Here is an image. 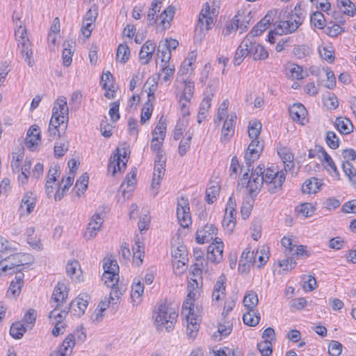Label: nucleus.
I'll return each instance as SVG.
<instances>
[{
  "label": "nucleus",
  "instance_id": "41",
  "mask_svg": "<svg viewBox=\"0 0 356 356\" xmlns=\"http://www.w3.org/2000/svg\"><path fill=\"white\" fill-rule=\"evenodd\" d=\"M311 24L319 29H324L326 26V20L323 14L316 11L313 13L310 18Z\"/></svg>",
  "mask_w": 356,
  "mask_h": 356
},
{
  "label": "nucleus",
  "instance_id": "19",
  "mask_svg": "<svg viewBox=\"0 0 356 356\" xmlns=\"http://www.w3.org/2000/svg\"><path fill=\"white\" fill-rule=\"evenodd\" d=\"M250 42L251 44L248 45V51H250L249 55L252 56L254 60H264L268 57V52L264 46L257 44L253 38H250Z\"/></svg>",
  "mask_w": 356,
  "mask_h": 356
},
{
  "label": "nucleus",
  "instance_id": "20",
  "mask_svg": "<svg viewBox=\"0 0 356 356\" xmlns=\"http://www.w3.org/2000/svg\"><path fill=\"white\" fill-rule=\"evenodd\" d=\"M155 49L156 44L152 40H147L143 44L139 53V59L143 65L148 64L151 60Z\"/></svg>",
  "mask_w": 356,
  "mask_h": 356
},
{
  "label": "nucleus",
  "instance_id": "42",
  "mask_svg": "<svg viewBox=\"0 0 356 356\" xmlns=\"http://www.w3.org/2000/svg\"><path fill=\"white\" fill-rule=\"evenodd\" d=\"M342 168L345 175L348 177L350 181L356 184V170L353 168L350 161H345L342 163Z\"/></svg>",
  "mask_w": 356,
  "mask_h": 356
},
{
  "label": "nucleus",
  "instance_id": "10",
  "mask_svg": "<svg viewBox=\"0 0 356 356\" xmlns=\"http://www.w3.org/2000/svg\"><path fill=\"white\" fill-rule=\"evenodd\" d=\"M211 15L210 6L209 3L207 2L204 4L200 11L196 30L200 29L202 31L204 25H205L207 30H210L213 27L214 20Z\"/></svg>",
  "mask_w": 356,
  "mask_h": 356
},
{
  "label": "nucleus",
  "instance_id": "27",
  "mask_svg": "<svg viewBox=\"0 0 356 356\" xmlns=\"http://www.w3.org/2000/svg\"><path fill=\"white\" fill-rule=\"evenodd\" d=\"M144 286L139 280L134 279L131 286V298L134 305H138L141 301V296L143 294Z\"/></svg>",
  "mask_w": 356,
  "mask_h": 356
},
{
  "label": "nucleus",
  "instance_id": "9",
  "mask_svg": "<svg viewBox=\"0 0 356 356\" xmlns=\"http://www.w3.org/2000/svg\"><path fill=\"white\" fill-rule=\"evenodd\" d=\"M262 151L263 145L257 139H252L244 156L248 172L250 171L252 163L259 158Z\"/></svg>",
  "mask_w": 356,
  "mask_h": 356
},
{
  "label": "nucleus",
  "instance_id": "5",
  "mask_svg": "<svg viewBox=\"0 0 356 356\" xmlns=\"http://www.w3.org/2000/svg\"><path fill=\"white\" fill-rule=\"evenodd\" d=\"M24 257H25L24 254L17 253L1 259L0 261V268L1 270L3 272H7L13 270V272L10 273H15L16 275L22 273L21 272L22 268H19L29 264L28 262H24L25 259Z\"/></svg>",
  "mask_w": 356,
  "mask_h": 356
},
{
  "label": "nucleus",
  "instance_id": "34",
  "mask_svg": "<svg viewBox=\"0 0 356 356\" xmlns=\"http://www.w3.org/2000/svg\"><path fill=\"white\" fill-rule=\"evenodd\" d=\"M136 170H132L129 174L127 175L124 181L120 186V188L123 189V193L125 191L129 192L133 191L134 185L136 182Z\"/></svg>",
  "mask_w": 356,
  "mask_h": 356
},
{
  "label": "nucleus",
  "instance_id": "22",
  "mask_svg": "<svg viewBox=\"0 0 356 356\" xmlns=\"http://www.w3.org/2000/svg\"><path fill=\"white\" fill-rule=\"evenodd\" d=\"M18 47L20 48V53L28 65L33 67L34 65V60L33 59V52L30 40H26V42L18 43Z\"/></svg>",
  "mask_w": 356,
  "mask_h": 356
},
{
  "label": "nucleus",
  "instance_id": "25",
  "mask_svg": "<svg viewBox=\"0 0 356 356\" xmlns=\"http://www.w3.org/2000/svg\"><path fill=\"white\" fill-rule=\"evenodd\" d=\"M66 273L74 281H79L81 275L80 264L77 260H70L66 265Z\"/></svg>",
  "mask_w": 356,
  "mask_h": 356
},
{
  "label": "nucleus",
  "instance_id": "12",
  "mask_svg": "<svg viewBox=\"0 0 356 356\" xmlns=\"http://www.w3.org/2000/svg\"><path fill=\"white\" fill-rule=\"evenodd\" d=\"M223 243L220 238H216L208 247L207 259L213 263H218L222 258Z\"/></svg>",
  "mask_w": 356,
  "mask_h": 356
},
{
  "label": "nucleus",
  "instance_id": "61",
  "mask_svg": "<svg viewBox=\"0 0 356 356\" xmlns=\"http://www.w3.org/2000/svg\"><path fill=\"white\" fill-rule=\"evenodd\" d=\"M120 103L118 101L113 102L111 104L109 115L113 122H117L120 118L119 113Z\"/></svg>",
  "mask_w": 356,
  "mask_h": 356
},
{
  "label": "nucleus",
  "instance_id": "64",
  "mask_svg": "<svg viewBox=\"0 0 356 356\" xmlns=\"http://www.w3.org/2000/svg\"><path fill=\"white\" fill-rule=\"evenodd\" d=\"M341 211L346 213H355L356 214V200H353L346 202L342 208Z\"/></svg>",
  "mask_w": 356,
  "mask_h": 356
},
{
  "label": "nucleus",
  "instance_id": "50",
  "mask_svg": "<svg viewBox=\"0 0 356 356\" xmlns=\"http://www.w3.org/2000/svg\"><path fill=\"white\" fill-rule=\"evenodd\" d=\"M261 129V124L259 122H250L248 125V136L250 138L257 139Z\"/></svg>",
  "mask_w": 356,
  "mask_h": 356
},
{
  "label": "nucleus",
  "instance_id": "45",
  "mask_svg": "<svg viewBox=\"0 0 356 356\" xmlns=\"http://www.w3.org/2000/svg\"><path fill=\"white\" fill-rule=\"evenodd\" d=\"M211 107V102H208V99H204L200 104L198 115H197V122L201 123L205 120L207 114Z\"/></svg>",
  "mask_w": 356,
  "mask_h": 356
},
{
  "label": "nucleus",
  "instance_id": "63",
  "mask_svg": "<svg viewBox=\"0 0 356 356\" xmlns=\"http://www.w3.org/2000/svg\"><path fill=\"white\" fill-rule=\"evenodd\" d=\"M319 54L321 56L325 59V60L332 63L334 61V51L331 49L330 47H323L322 49L319 50Z\"/></svg>",
  "mask_w": 356,
  "mask_h": 356
},
{
  "label": "nucleus",
  "instance_id": "33",
  "mask_svg": "<svg viewBox=\"0 0 356 356\" xmlns=\"http://www.w3.org/2000/svg\"><path fill=\"white\" fill-rule=\"evenodd\" d=\"M187 321V335L189 338L194 339L197 334L199 330L198 321H200V318L198 316H195V317L186 318Z\"/></svg>",
  "mask_w": 356,
  "mask_h": 356
},
{
  "label": "nucleus",
  "instance_id": "58",
  "mask_svg": "<svg viewBox=\"0 0 356 356\" xmlns=\"http://www.w3.org/2000/svg\"><path fill=\"white\" fill-rule=\"evenodd\" d=\"M15 35L18 43L26 42V40H29L27 36L26 29L22 24L16 26L15 30Z\"/></svg>",
  "mask_w": 356,
  "mask_h": 356
},
{
  "label": "nucleus",
  "instance_id": "62",
  "mask_svg": "<svg viewBox=\"0 0 356 356\" xmlns=\"http://www.w3.org/2000/svg\"><path fill=\"white\" fill-rule=\"evenodd\" d=\"M191 138V136H189L185 139L181 140L178 148V152L181 156L185 155L189 149Z\"/></svg>",
  "mask_w": 356,
  "mask_h": 356
},
{
  "label": "nucleus",
  "instance_id": "53",
  "mask_svg": "<svg viewBox=\"0 0 356 356\" xmlns=\"http://www.w3.org/2000/svg\"><path fill=\"white\" fill-rule=\"evenodd\" d=\"M256 254H258V252ZM256 255L254 251H252L250 248H247L241 254V262L244 261L252 265L256 261Z\"/></svg>",
  "mask_w": 356,
  "mask_h": 356
},
{
  "label": "nucleus",
  "instance_id": "7",
  "mask_svg": "<svg viewBox=\"0 0 356 356\" xmlns=\"http://www.w3.org/2000/svg\"><path fill=\"white\" fill-rule=\"evenodd\" d=\"M127 161L126 151L122 154L120 153V149H116L115 152H113L110 158L108 165V171L111 172L113 176H114L118 171L120 172H123L126 169Z\"/></svg>",
  "mask_w": 356,
  "mask_h": 356
},
{
  "label": "nucleus",
  "instance_id": "26",
  "mask_svg": "<svg viewBox=\"0 0 356 356\" xmlns=\"http://www.w3.org/2000/svg\"><path fill=\"white\" fill-rule=\"evenodd\" d=\"M302 67L295 63H289L286 66V75L293 80H300L304 78Z\"/></svg>",
  "mask_w": 356,
  "mask_h": 356
},
{
  "label": "nucleus",
  "instance_id": "4",
  "mask_svg": "<svg viewBox=\"0 0 356 356\" xmlns=\"http://www.w3.org/2000/svg\"><path fill=\"white\" fill-rule=\"evenodd\" d=\"M177 317L176 309L168 307L165 302L160 304L154 315L157 330L162 331L165 327L167 332L173 329Z\"/></svg>",
  "mask_w": 356,
  "mask_h": 356
},
{
  "label": "nucleus",
  "instance_id": "35",
  "mask_svg": "<svg viewBox=\"0 0 356 356\" xmlns=\"http://www.w3.org/2000/svg\"><path fill=\"white\" fill-rule=\"evenodd\" d=\"M35 197L33 196V193L28 192L23 196L20 207L23 209L24 207H26L27 213H31L35 208Z\"/></svg>",
  "mask_w": 356,
  "mask_h": 356
},
{
  "label": "nucleus",
  "instance_id": "38",
  "mask_svg": "<svg viewBox=\"0 0 356 356\" xmlns=\"http://www.w3.org/2000/svg\"><path fill=\"white\" fill-rule=\"evenodd\" d=\"M244 306L248 310L254 309L258 305L259 300L257 294L254 291H250L243 298Z\"/></svg>",
  "mask_w": 356,
  "mask_h": 356
},
{
  "label": "nucleus",
  "instance_id": "60",
  "mask_svg": "<svg viewBox=\"0 0 356 356\" xmlns=\"http://www.w3.org/2000/svg\"><path fill=\"white\" fill-rule=\"evenodd\" d=\"M326 142L332 149H337L339 147V139L334 131H327L326 134Z\"/></svg>",
  "mask_w": 356,
  "mask_h": 356
},
{
  "label": "nucleus",
  "instance_id": "29",
  "mask_svg": "<svg viewBox=\"0 0 356 356\" xmlns=\"http://www.w3.org/2000/svg\"><path fill=\"white\" fill-rule=\"evenodd\" d=\"M335 126L337 130L343 134H348L353 130L352 122L346 118H337L335 121Z\"/></svg>",
  "mask_w": 356,
  "mask_h": 356
},
{
  "label": "nucleus",
  "instance_id": "59",
  "mask_svg": "<svg viewBox=\"0 0 356 356\" xmlns=\"http://www.w3.org/2000/svg\"><path fill=\"white\" fill-rule=\"evenodd\" d=\"M314 210V207L310 203H303L296 207V211L299 213L302 214L305 217L312 216Z\"/></svg>",
  "mask_w": 356,
  "mask_h": 356
},
{
  "label": "nucleus",
  "instance_id": "56",
  "mask_svg": "<svg viewBox=\"0 0 356 356\" xmlns=\"http://www.w3.org/2000/svg\"><path fill=\"white\" fill-rule=\"evenodd\" d=\"M157 55L161 58V61L165 63V65L169 62L171 58V51L168 49L167 46H162L159 44L157 49Z\"/></svg>",
  "mask_w": 356,
  "mask_h": 356
},
{
  "label": "nucleus",
  "instance_id": "31",
  "mask_svg": "<svg viewBox=\"0 0 356 356\" xmlns=\"http://www.w3.org/2000/svg\"><path fill=\"white\" fill-rule=\"evenodd\" d=\"M220 186L217 182H211L209 187L206 190L205 200L208 204H213L219 195Z\"/></svg>",
  "mask_w": 356,
  "mask_h": 356
},
{
  "label": "nucleus",
  "instance_id": "2",
  "mask_svg": "<svg viewBox=\"0 0 356 356\" xmlns=\"http://www.w3.org/2000/svg\"><path fill=\"white\" fill-rule=\"evenodd\" d=\"M163 140H162L159 136H153V138L151 141V149L152 151L156 153L154 161L153 177L151 184L152 190L154 191L156 189L153 194L154 196H156L158 193V189L160 186L161 181L165 171V165L166 157L165 152L161 149Z\"/></svg>",
  "mask_w": 356,
  "mask_h": 356
},
{
  "label": "nucleus",
  "instance_id": "54",
  "mask_svg": "<svg viewBox=\"0 0 356 356\" xmlns=\"http://www.w3.org/2000/svg\"><path fill=\"white\" fill-rule=\"evenodd\" d=\"M268 26V24H266V22H263V21L261 20L252 28V31L247 36H250V38L257 37L265 31Z\"/></svg>",
  "mask_w": 356,
  "mask_h": 356
},
{
  "label": "nucleus",
  "instance_id": "57",
  "mask_svg": "<svg viewBox=\"0 0 356 356\" xmlns=\"http://www.w3.org/2000/svg\"><path fill=\"white\" fill-rule=\"evenodd\" d=\"M343 345L337 341L332 340L328 347L329 354L332 356H339L341 354Z\"/></svg>",
  "mask_w": 356,
  "mask_h": 356
},
{
  "label": "nucleus",
  "instance_id": "13",
  "mask_svg": "<svg viewBox=\"0 0 356 356\" xmlns=\"http://www.w3.org/2000/svg\"><path fill=\"white\" fill-rule=\"evenodd\" d=\"M39 127L32 125L28 130L25 139V145L31 151L35 150L40 143Z\"/></svg>",
  "mask_w": 356,
  "mask_h": 356
},
{
  "label": "nucleus",
  "instance_id": "21",
  "mask_svg": "<svg viewBox=\"0 0 356 356\" xmlns=\"http://www.w3.org/2000/svg\"><path fill=\"white\" fill-rule=\"evenodd\" d=\"M289 113L293 121L301 124H305L307 111L305 107L300 103L294 104L289 108Z\"/></svg>",
  "mask_w": 356,
  "mask_h": 356
},
{
  "label": "nucleus",
  "instance_id": "43",
  "mask_svg": "<svg viewBox=\"0 0 356 356\" xmlns=\"http://www.w3.org/2000/svg\"><path fill=\"white\" fill-rule=\"evenodd\" d=\"M337 5L340 8H344L343 10L344 14L349 16H353L355 15L356 7L350 0H337Z\"/></svg>",
  "mask_w": 356,
  "mask_h": 356
},
{
  "label": "nucleus",
  "instance_id": "40",
  "mask_svg": "<svg viewBox=\"0 0 356 356\" xmlns=\"http://www.w3.org/2000/svg\"><path fill=\"white\" fill-rule=\"evenodd\" d=\"M102 280L104 282V284L107 286V287L118 285L119 282L118 273H114L113 271L108 272V270H104L102 275Z\"/></svg>",
  "mask_w": 356,
  "mask_h": 356
},
{
  "label": "nucleus",
  "instance_id": "11",
  "mask_svg": "<svg viewBox=\"0 0 356 356\" xmlns=\"http://www.w3.org/2000/svg\"><path fill=\"white\" fill-rule=\"evenodd\" d=\"M218 229L213 225H206L197 232L196 241L198 243H208L212 240L216 241Z\"/></svg>",
  "mask_w": 356,
  "mask_h": 356
},
{
  "label": "nucleus",
  "instance_id": "8",
  "mask_svg": "<svg viewBox=\"0 0 356 356\" xmlns=\"http://www.w3.org/2000/svg\"><path fill=\"white\" fill-rule=\"evenodd\" d=\"M177 219L182 227H188L191 223L190 208L188 200L184 197L177 200Z\"/></svg>",
  "mask_w": 356,
  "mask_h": 356
},
{
  "label": "nucleus",
  "instance_id": "44",
  "mask_svg": "<svg viewBox=\"0 0 356 356\" xmlns=\"http://www.w3.org/2000/svg\"><path fill=\"white\" fill-rule=\"evenodd\" d=\"M181 314L182 316L186 318L195 317L197 316L194 312V303L191 300H185L182 305V309Z\"/></svg>",
  "mask_w": 356,
  "mask_h": 356
},
{
  "label": "nucleus",
  "instance_id": "51",
  "mask_svg": "<svg viewBox=\"0 0 356 356\" xmlns=\"http://www.w3.org/2000/svg\"><path fill=\"white\" fill-rule=\"evenodd\" d=\"M89 177L86 174L82 175L76 181L75 188L77 189L76 193L79 196L83 193L88 188Z\"/></svg>",
  "mask_w": 356,
  "mask_h": 356
},
{
  "label": "nucleus",
  "instance_id": "52",
  "mask_svg": "<svg viewBox=\"0 0 356 356\" xmlns=\"http://www.w3.org/2000/svg\"><path fill=\"white\" fill-rule=\"evenodd\" d=\"M259 351L263 356H270L272 354V343L270 340L265 339L257 344Z\"/></svg>",
  "mask_w": 356,
  "mask_h": 356
},
{
  "label": "nucleus",
  "instance_id": "3",
  "mask_svg": "<svg viewBox=\"0 0 356 356\" xmlns=\"http://www.w3.org/2000/svg\"><path fill=\"white\" fill-rule=\"evenodd\" d=\"M303 13L300 10L295 8L291 11L286 20L280 21L279 24L270 31L268 35V40L271 44L275 42V35H282L295 32L298 28L302 24L304 19Z\"/></svg>",
  "mask_w": 356,
  "mask_h": 356
},
{
  "label": "nucleus",
  "instance_id": "30",
  "mask_svg": "<svg viewBox=\"0 0 356 356\" xmlns=\"http://www.w3.org/2000/svg\"><path fill=\"white\" fill-rule=\"evenodd\" d=\"M278 154L284 164V171L286 173L288 170H291L294 167L293 154L286 149H281Z\"/></svg>",
  "mask_w": 356,
  "mask_h": 356
},
{
  "label": "nucleus",
  "instance_id": "24",
  "mask_svg": "<svg viewBox=\"0 0 356 356\" xmlns=\"http://www.w3.org/2000/svg\"><path fill=\"white\" fill-rule=\"evenodd\" d=\"M111 291L110 292L109 299L111 302V307L113 310H116L119 300L125 291V288L122 284L114 285L111 286Z\"/></svg>",
  "mask_w": 356,
  "mask_h": 356
},
{
  "label": "nucleus",
  "instance_id": "1",
  "mask_svg": "<svg viewBox=\"0 0 356 356\" xmlns=\"http://www.w3.org/2000/svg\"><path fill=\"white\" fill-rule=\"evenodd\" d=\"M250 171L252 172L248 186L251 195L260 191L264 184L267 186L270 193H276L282 189L286 179L284 170L277 171L276 168L273 166L265 169L264 165L260 164L254 170L252 166Z\"/></svg>",
  "mask_w": 356,
  "mask_h": 356
},
{
  "label": "nucleus",
  "instance_id": "55",
  "mask_svg": "<svg viewBox=\"0 0 356 356\" xmlns=\"http://www.w3.org/2000/svg\"><path fill=\"white\" fill-rule=\"evenodd\" d=\"M286 258L282 260H280L278 264L279 266L282 268L284 271H289L294 268L296 265V261L291 256H286Z\"/></svg>",
  "mask_w": 356,
  "mask_h": 356
},
{
  "label": "nucleus",
  "instance_id": "46",
  "mask_svg": "<svg viewBox=\"0 0 356 356\" xmlns=\"http://www.w3.org/2000/svg\"><path fill=\"white\" fill-rule=\"evenodd\" d=\"M37 312L33 309H29L24 316V325L29 330L35 323Z\"/></svg>",
  "mask_w": 356,
  "mask_h": 356
},
{
  "label": "nucleus",
  "instance_id": "28",
  "mask_svg": "<svg viewBox=\"0 0 356 356\" xmlns=\"http://www.w3.org/2000/svg\"><path fill=\"white\" fill-rule=\"evenodd\" d=\"M15 279V280L11 282L7 292L8 295L11 294L14 297L19 296L21 292V289L24 284V274H17Z\"/></svg>",
  "mask_w": 356,
  "mask_h": 356
},
{
  "label": "nucleus",
  "instance_id": "15",
  "mask_svg": "<svg viewBox=\"0 0 356 356\" xmlns=\"http://www.w3.org/2000/svg\"><path fill=\"white\" fill-rule=\"evenodd\" d=\"M75 346L74 335L70 334L63 341L58 350L51 353L50 356H68L72 352V348Z\"/></svg>",
  "mask_w": 356,
  "mask_h": 356
},
{
  "label": "nucleus",
  "instance_id": "37",
  "mask_svg": "<svg viewBox=\"0 0 356 356\" xmlns=\"http://www.w3.org/2000/svg\"><path fill=\"white\" fill-rule=\"evenodd\" d=\"M130 49L127 44H120L117 49L116 59L121 63H125L129 59Z\"/></svg>",
  "mask_w": 356,
  "mask_h": 356
},
{
  "label": "nucleus",
  "instance_id": "32",
  "mask_svg": "<svg viewBox=\"0 0 356 356\" xmlns=\"http://www.w3.org/2000/svg\"><path fill=\"white\" fill-rule=\"evenodd\" d=\"M161 1L160 0H154L152 2L150 8L148 10L147 19L148 20V25L152 26L157 19V13L160 11Z\"/></svg>",
  "mask_w": 356,
  "mask_h": 356
},
{
  "label": "nucleus",
  "instance_id": "6",
  "mask_svg": "<svg viewBox=\"0 0 356 356\" xmlns=\"http://www.w3.org/2000/svg\"><path fill=\"white\" fill-rule=\"evenodd\" d=\"M69 108L67 104L66 98L63 96L59 97L55 102L54 106L52 109V117L51 118V124L53 122L59 124L67 123L68 122Z\"/></svg>",
  "mask_w": 356,
  "mask_h": 356
},
{
  "label": "nucleus",
  "instance_id": "23",
  "mask_svg": "<svg viewBox=\"0 0 356 356\" xmlns=\"http://www.w3.org/2000/svg\"><path fill=\"white\" fill-rule=\"evenodd\" d=\"M323 185L321 180L316 177L307 179L302 186V191L303 193L312 194L316 193Z\"/></svg>",
  "mask_w": 356,
  "mask_h": 356
},
{
  "label": "nucleus",
  "instance_id": "36",
  "mask_svg": "<svg viewBox=\"0 0 356 356\" xmlns=\"http://www.w3.org/2000/svg\"><path fill=\"white\" fill-rule=\"evenodd\" d=\"M29 330L24 324L16 322L12 324L10 328V334L14 339H21L26 331Z\"/></svg>",
  "mask_w": 356,
  "mask_h": 356
},
{
  "label": "nucleus",
  "instance_id": "16",
  "mask_svg": "<svg viewBox=\"0 0 356 356\" xmlns=\"http://www.w3.org/2000/svg\"><path fill=\"white\" fill-rule=\"evenodd\" d=\"M69 289L67 286L61 282H58L54 288L51 298L56 302V307H61L66 301L68 297Z\"/></svg>",
  "mask_w": 356,
  "mask_h": 356
},
{
  "label": "nucleus",
  "instance_id": "47",
  "mask_svg": "<svg viewBox=\"0 0 356 356\" xmlns=\"http://www.w3.org/2000/svg\"><path fill=\"white\" fill-rule=\"evenodd\" d=\"M193 90L194 83L191 81H184V88L181 96L182 99H185L186 102H190L193 95Z\"/></svg>",
  "mask_w": 356,
  "mask_h": 356
},
{
  "label": "nucleus",
  "instance_id": "14",
  "mask_svg": "<svg viewBox=\"0 0 356 356\" xmlns=\"http://www.w3.org/2000/svg\"><path fill=\"white\" fill-rule=\"evenodd\" d=\"M90 297L86 293L80 294L77 298L73 300L70 307H67L68 311L70 309L74 310L77 312L78 316H81L85 313V310L88 305Z\"/></svg>",
  "mask_w": 356,
  "mask_h": 356
},
{
  "label": "nucleus",
  "instance_id": "17",
  "mask_svg": "<svg viewBox=\"0 0 356 356\" xmlns=\"http://www.w3.org/2000/svg\"><path fill=\"white\" fill-rule=\"evenodd\" d=\"M103 223V219L99 213H95L88 223L87 229L85 232V237L87 240L93 238L100 229Z\"/></svg>",
  "mask_w": 356,
  "mask_h": 356
},
{
  "label": "nucleus",
  "instance_id": "48",
  "mask_svg": "<svg viewBox=\"0 0 356 356\" xmlns=\"http://www.w3.org/2000/svg\"><path fill=\"white\" fill-rule=\"evenodd\" d=\"M325 33L330 37H337L344 31V29L338 24L330 22L326 24Z\"/></svg>",
  "mask_w": 356,
  "mask_h": 356
},
{
  "label": "nucleus",
  "instance_id": "39",
  "mask_svg": "<svg viewBox=\"0 0 356 356\" xmlns=\"http://www.w3.org/2000/svg\"><path fill=\"white\" fill-rule=\"evenodd\" d=\"M243 320L245 324L249 326H255L259 322L260 316L259 313L254 312V309L249 310L243 314Z\"/></svg>",
  "mask_w": 356,
  "mask_h": 356
},
{
  "label": "nucleus",
  "instance_id": "18",
  "mask_svg": "<svg viewBox=\"0 0 356 356\" xmlns=\"http://www.w3.org/2000/svg\"><path fill=\"white\" fill-rule=\"evenodd\" d=\"M250 44L251 42L250 36H246L236 51L233 60L234 65H239L243 62L244 58L250 54V51H248V45Z\"/></svg>",
  "mask_w": 356,
  "mask_h": 356
},
{
  "label": "nucleus",
  "instance_id": "49",
  "mask_svg": "<svg viewBox=\"0 0 356 356\" xmlns=\"http://www.w3.org/2000/svg\"><path fill=\"white\" fill-rule=\"evenodd\" d=\"M175 8L173 6H169L160 15L161 23L164 25L165 22L168 24L171 22L174 17Z\"/></svg>",
  "mask_w": 356,
  "mask_h": 356
}]
</instances>
